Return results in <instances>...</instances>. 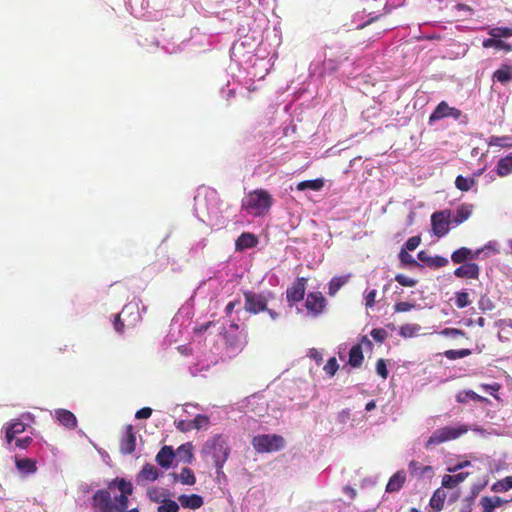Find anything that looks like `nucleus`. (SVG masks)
Masks as SVG:
<instances>
[{
    "label": "nucleus",
    "mask_w": 512,
    "mask_h": 512,
    "mask_svg": "<svg viewBox=\"0 0 512 512\" xmlns=\"http://www.w3.org/2000/svg\"><path fill=\"white\" fill-rule=\"evenodd\" d=\"M344 492L348 494L352 499L356 496V490L350 486H345Z\"/></svg>",
    "instance_id": "nucleus-62"
},
{
    "label": "nucleus",
    "mask_w": 512,
    "mask_h": 512,
    "mask_svg": "<svg viewBox=\"0 0 512 512\" xmlns=\"http://www.w3.org/2000/svg\"><path fill=\"white\" fill-rule=\"evenodd\" d=\"M191 423L193 424V429L200 430V429H207L209 426V417L204 414H198L195 416L193 420H191Z\"/></svg>",
    "instance_id": "nucleus-39"
},
{
    "label": "nucleus",
    "mask_w": 512,
    "mask_h": 512,
    "mask_svg": "<svg viewBox=\"0 0 512 512\" xmlns=\"http://www.w3.org/2000/svg\"><path fill=\"white\" fill-rule=\"evenodd\" d=\"M476 184V181L474 178H466L462 175H459L455 179V186L457 189L461 191H468L471 189L472 186Z\"/></svg>",
    "instance_id": "nucleus-34"
},
{
    "label": "nucleus",
    "mask_w": 512,
    "mask_h": 512,
    "mask_svg": "<svg viewBox=\"0 0 512 512\" xmlns=\"http://www.w3.org/2000/svg\"><path fill=\"white\" fill-rule=\"evenodd\" d=\"M177 430L180 432L186 433L193 430V424L191 420H179L175 423Z\"/></svg>",
    "instance_id": "nucleus-49"
},
{
    "label": "nucleus",
    "mask_w": 512,
    "mask_h": 512,
    "mask_svg": "<svg viewBox=\"0 0 512 512\" xmlns=\"http://www.w3.org/2000/svg\"><path fill=\"white\" fill-rule=\"evenodd\" d=\"M348 281L346 276L333 277L329 282L328 293L334 296Z\"/></svg>",
    "instance_id": "nucleus-33"
},
{
    "label": "nucleus",
    "mask_w": 512,
    "mask_h": 512,
    "mask_svg": "<svg viewBox=\"0 0 512 512\" xmlns=\"http://www.w3.org/2000/svg\"><path fill=\"white\" fill-rule=\"evenodd\" d=\"M395 281L405 287H414L417 284L415 279L409 278L403 274H397L395 276Z\"/></svg>",
    "instance_id": "nucleus-46"
},
{
    "label": "nucleus",
    "mask_w": 512,
    "mask_h": 512,
    "mask_svg": "<svg viewBox=\"0 0 512 512\" xmlns=\"http://www.w3.org/2000/svg\"><path fill=\"white\" fill-rule=\"evenodd\" d=\"M454 275L458 278L478 279L480 275V267L474 262L464 263L455 269Z\"/></svg>",
    "instance_id": "nucleus-13"
},
{
    "label": "nucleus",
    "mask_w": 512,
    "mask_h": 512,
    "mask_svg": "<svg viewBox=\"0 0 512 512\" xmlns=\"http://www.w3.org/2000/svg\"><path fill=\"white\" fill-rule=\"evenodd\" d=\"M203 451L212 456L215 467L220 470L229 457L230 448L221 435H215L206 441Z\"/></svg>",
    "instance_id": "nucleus-3"
},
{
    "label": "nucleus",
    "mask_w": 512,
    "mask_h": 512,
    "mask_svg": "<svg viewBox=\"0 0 512 512\" xmlns=\"http://www.w3.org/2000/svg\"><path fill=\"white\" fill-rule=\"evenodd\" d=\"M487 145L489 147H499L510 149L512 148V136L503 135V136H490L487 140Z\"/></svg>",
    "instance_id": "nucleus-26"
},
{
    "label": "nucleus",
    "mask_w": 512,
    "mask_h": 512,
    "mask_svg": "<svg viewBox=\"0 0 512 512\" xmlns=\"http://www.w3.org/2000/svg\"><path fill=\"white\" fill-rule=\"evenodd\" d=\"M512 488V476H507L493 484L494 492H506Z\"/></svg>",
    "instance_id": "nucleus-36"
},
{
    "label": "nucleus",
    "mask_w": 512,
    "mask_h": 512,
    "mask_svg": "<svg viewBox=\"0 0 512 512\" xmlns=\"http://www.w3.org/2000/svg\"><path fill=\"white\" fill-rule=\"evenodd\" d=\"M25 429L26 424L19 419L8 423L5 427V438L7 443L10 444L16 438V435L23 433Z\"/></svg>",
    "instance_id": "nucleus-17"
},
{
    "label": "nucleus",
    "mask_w": 512,
    "mask_h": 512,
    "mask_svg": "<svg viewBox=\"0 0 512 512\" xmlns=\"http://www.w3.org/2000/svg\"><path fill=\"white\" fill-rule=\"evenodd\" d=\"M175 457L174 450L171 446H163L156 455V462L163 468H169Z\"/></svg>",
    "instance_id": "nucleus-19"
},
{
    "label": "nucleus",
    "mask_w": 512,
    "mask_h": 512,
    "mask_svg": "<svg viewBox=\"0 0 512 512\" xmlns=\"http://www.w3.org/2000/svg\"><path fill=\"white\" fill-rule=\"evenodd\" d=\"M406 481V473L403 470L397 471L392 475L386 485V491L389 493L398 492Z\"/></svg>",
    "instance_id": "nucleus-21"
},
{
    "label": "nucleus",
    "mask_w": 512,
    "mask_h": 512,
    "mask_svg": "<svg viewBox=\"0 0 512 512\" xmlns=\"http://www.w3.org/2000/svg\"><path fill=\"white\" fill-rule=\"evenodd\" d=\"M464 395H465L466 397H468L469 399H472V400H474V401H476V402H485V401H487V399H486V398H484V397H482V396L478 395V394H477L476 392H474L473 390H467V391H465V392H464Z\"/></svg>",
    "instance_id": "nucleus-56"
},
{
    "label": "nucleus",
    "mask_w": 512,
    "mask_h": 512,
    "mask_svg": "<svg viewBox=\"0 0 512 512\" xmlns=\"http://www.w3.org/2000/svg\"><path fill=\"white\" fill-rule=\"evenodd\" d=\"M33 442L32 437L26 436L15 440V445L20 449H27Z\"/></svg>",
    "instance_id": "nucleus-52"
},
{
    "label": "nucleus",
    "mask_w": 512,
    "mask_h": 512,
    "mask_svg": "<svg viewBox=\"0 0 512 512\" xmlns=\"http://www.w3.org/2000/svg\"><path fill=\"white\" fill-rule=\"evenodd\" d=\"M473 205L471 204H461L455 212V215L452 218V223L459 225L466 221L472 214Z\"/></svg>",
    "instance_id": "nucleus-25"
},
{
    "label": "nucleus",
    "mask_w": 512,
    "mask_h": 512,
    "mask_svg": "<svg viewBox=\"0 0 512 512\" xmlns=\"http://www.w3.org/2000/svg\"><path fill=\"white\" fill-rule=\"evenodd\" d=\"M376 372L379 376H381L383 379H387L388 377V369L386 366V362L384 359H379L376 363Z\"/></svg>",
    "instance_id": "nucleus-47"
},
{
    "label": "nucleus",
    "mask_w": 512,
    "mask_h": 512,
    "mask_svg": "<svg viewBox=\"0 0 512 512\" xmlns=\"http://www.w3.org/2000/svg\"><path fill=\"white\" fill-rule=\"evenodd\" d=\"M15 466L22 475L34 474L37 471V463L32 458L15 457Z\"/></svg>",
    "instance_id": "nucleus-16"
},
{
    "label": "nucleus",
    "mask_w": 512,
    "mask_h": 512,
    "mask_svg": "<svg viewBox=\"0 0 512 512\" xmlns=\"http://www.w3.org/2000/svg\"><path fill=\"white\" fill-rule=\"evenodd\" d=\"M409 472L412 476L422 477L426 473H431L432 467L431 466H423V465H421V463H419L415 460H412L409 463Z\"/></svg>",
    "instance_id": "nucleus-32"
},
{
    "label": "nucleus",
    "mask_w": 512,
    "mask_h": 512,
    "mask_svg": "<svg viewBox=\"0 0 512 512\" xmlns=\"http://www.w3.org/2000/svg\"><path fill=\"white\" fill-rule=\"evenodd\" d=\"M311 357L316 360V362H320L322 360V355L316 350H311Z\"/></svg>",
    "instance_id": "nucleus-63"
},
{
    "label": "nucleus",
    "mask_w": 512,
    "mask_h": 512,
    "mask_svg": "<svg viewBox=\"0 0 512 512\" xmlns=\"http://www.w3.org/2000/svg\"><path fill=\"white\" fill-rule=\"evenodd\" d=\"M364 355L360 344L352 346L349 351V365L352 367H360L363 363Z\"/></svg>",
    "instance_id": "nucleus-27"
},
{
    "label": "nucleus",
    "mask_w": 512,
    "mask_h": 512,
    "mask_svg": "<svg viewBox=\"0 0 512 512\" xmlns=\"http://www.w3.org/2000/svg\"><path fill=\"white\" fill-rule=\"evenodd\" d=\"M258 244L257 237L250 232L242 233L235 241L236 251H243L255 247Z\"/></svg>",
    "instance_id": "nucleus-15"
},
{
    "label": "nucleus",
    "mask_w": 512,
    "mask_h": 512,
    "mask_svg": "<svg viewBox=\"0 0 512 512\" xmlns=\"http://www.w3.org/2000/svg\"><path fill=\"white\" fill-rule=\"evenodd\" d=\"M495 172L499 177H506L512 173V152L498 160Z\"/></svg>",
    "instance_id": "nucleus-23"
},
{
    "label": "nucleus",
    "mask_w": 512,
    "mask_h": 512,
    "mask_svg": "<svg viewBox=\"0 0 512 512\" xmlns=\"http://www.w3.org/2000/svg\"><path fill=\"white\" fill-rule=\"evenodd\" d=\"M489 500L491 501V504L495 509L501 507L504 503H506V501L499 496L489 497Z\"/></svg>",
    "instance_id": "nucleus-60"
},
{
    "label": "nucleus",
    "mask_w": 512,
    "mask_h": 512,
    "mask_svg": "<svg viewBox=\"0 0 512 512\" xmlns=\"http://www.w3.org/2000/svg\"><path fill=\"white\" fill-rule=\"evenodd\" d=\"M420 330V325L408 323L400 327L399 334L405 338L414 337L419 333Z\"/></svg>",
    "instance_id": "nucleus-35"
},
{
    "label": "nucleus",
    "mask_w": 512,
    "mask_h": 512,
    "mask_svg": "<svg viewBox=\"0 0 512 512\" xmlns=\"http://www.w3.org/2000/svg\"><path fill=\"white\" fill-rule=\"evenodd\" d=\"M482 249H477L476 251H472L467 247H461L455 250L451 254V260L454 264H464L468 263L467 261L478 259Z\"/></svg>",
    "instance_id": "nucleus-12"
},
{
    "label": "nucleus",
    "mask_w": 512,
    "mask_h": 512,
    "mask_svg": "<svg viewBox=\"0 0 512 512\" xmlns=\"http://www.w3.org/2000/svg\"><path fill=\"white\" fill-rule=\"evenodd\" d=\"M245 310L250 314H258L267 310L268 298L262 293L244 291Z\"/></svg>",
    "instance_id": "nucleus-6"
},
{
    "label": "nucleus",
    "mask_w": 512,
    "mask_h": 512,
    "mask_svg": "<svg viewBox=\"0 0 512 512\" xmlns=\"http://www.w3.org/2000/svg\"><path fill=\"white\" fill-rule=\"evenodd\" d=\"M468 476V473H458L456 475H444L442 478V487L453 489L457 485H459L461 482H463L466 477Z\"/></svg>",
    "instance_id": "nucleus-28"
},
{
    "label": "nucleus",
    "mask_w": 512,
    "mask_h": 512,
    "mask_svg": "<svg viewBox=\"0 0 512 512\" xmlns=\"http://www.w3.org/2000/svg\"><path fill=\"white\" fill-rule=\"evenodd\" d=\"M468 426L465 424L457 427L445 426L433 432L425 443V448L430 449L433 446L442 444L447 441L455 440L468 432Z\"/></svg>",
    "instance_id": "nucleus-4"
},
{
    "label": "nucleus",
    "mask_w": 512,
    "mask_h": 512,
    "mask_svg": "<svg viewBox=\"0 0 512 512\" xmlns=\"http://www.w3.org/2000/svg\"><path fill=\"white\" fill-rule=\"evenodd\" d=\"M159 477L158 469L150 464L146 463L141 471L137 474V482L141 483L142 481H155Z\"/></svg>",
    "instance_id": "nucleus-22"
},
{
    "label": "nucleus",
    "mask_w": 512,
    "mask_h": 512,
    "mask_svg": "<svg viewBox=\"0 0 512 512\" xmlns=\"http://www.w3.org/2000/svg\"><path fill=\"white\" fill-rule=\"evenodd\" d=\"M418 259L433 269H439L448 265L449 261L443 256H430L426 251L418 253Z\"/></svg>",
    "instance_id": "nucleus-14"
},
{
    "label": "nucleus",
    "mask_w": 512,
    "mask_h": 512,
    "mask_svg": "<svg viewBox=\"0 0 512 512\" xmlns=\"http://www.w3.org/2000/svg\"><path fill=\"white\" fill-rule=\"evenodd\" d=\"M376 295V290H371L365 295V305L367 308H372L374 306Z\"/></svg>",
    "instance_id": "nucleus-53"
},
{
    "label": "nucleus",
    "mask_w": 512,
    "mask_h": 512,
    "mask_svg": "<svg viewBox=\"0 0 512 512\" xmlns=\"http://www.w3.org/2000/svg\"><path fill=\"white\" fill-rule=\"evenodd\" d=\"M491 37L495 38H506V37H512V28L508 27H494L489 30L488 33Z\"/></svg>",
    "instance_id": "nucleus-38"
},
{
    "label": "nucleus",
    "mask_w": 512,
    "mask_h": 512,
    "mask_svg": "<svg viewBox=\"0 0 512 512\" xmlns=\"http://www.w3.org/2000/svg\"><path fill=\"white\" fill-rule=\"evenodd\" d=\"M370 334L372 338L379 343H382L387 337V332L382 328H375Z\"/></svg>",
    "instance_id": "nucleus-50"
},
{
    "label": "nucleus",
    "mask_w": 512,
    "mask_h": 512,
    "mask_svg": "<svg viewBox=\"0 0 512 512\" xmlns=\"http://www.w3.org/2000/svg\"><path fill=\"white\" fill-rule=\"evenodd\" d=\"M273 205L271 194L264 189H256L248 193L242 200L241 209L253 216H262Z\"/></svg>",
    "instance_id": "nucleus-2"
},
{
    "label": "nucleus",
    "mask_w": 512,
    "mask_h": 512,
    "mask_svg": "<svg viewBox=\"0 0 512 512\" xmlns=\"http://www.w3.org/2000/svg\"><path fill=\"white\" fill-rule=\"evenodd\" d=\"M462 116V111L455 107H450L445 101H441L429 117V123H433L446 117L459 119Z\"/></svg>",
    "instance_id": "nucleus-9"
},
{
    "label": "nucleus",
    "mask_w": 512,
    "mask_h": 512,
    "mask_svg": "<svg viewBox=\"0 0 512 512\" xmlns=\"http://www.w3.org/2000/svg\"><path fill=\"white\" fill-rule=\"evenodd\" d=\"M178 501L180 502L183 508H188L192 510L199 509L204 504L203 497L198 494H182L178 497Z\"/></svg>",
    "instance_id": "nucleus-18"
},
{
    "label": "nucleus",
    "mask_w": 512,
    "mask_h": 512,
    "mask_svg": "<svg viewBox=\"0 0 512 512\" xmlns=\"http://www.w3.org/2000/svg\"><path fill=\"white\" fill-rule=\"evenodd\" d=\"M306 282V278L299 277L296 279L293 285L287 289L286 298L291 305L298 303L304 299Z\"/></svg>",
    "instance_id": "nucleus-10"
},
{
    "label": "nucleus",
    "mask_w": 512,
    "mask_h": 512,
    "mask_svg": "<svg viewBox=\"0 0 512 512\" xmlns=\"http://www.w3.org/2000/svg\"><path fill=\"white\" fill-rule=\"evenodd\" d=\"M326 305L327 300L321 292H310L307 295L305 307L311 316L317 317L322 314Z\"/></svg>",
    "instance_id": "nucleus-8"
},
{
    "label": "nucleus",
    "mask_w": 512,
    "mask_h": 512,
    "mask_svg": "<svg viewBox=\"0 0 512 512\" xmlns=\"http://www.w3.org/2000/svg\"><path fill=\"white\" fill-rule=\"evenodd\" d=\"M471 354L469 349H460V350H447L444 352V355L449 360H456L460 358L467 357Z\"/></svg>",
    "instance_id": "nucleus-41"
},
{
    "label": "nucleus",
    "mask_w": 512,
    "mask_h": 512,
    "mask_svg": "<svg viewBox=\"0 0 512 512\" xmlns=\"http://www.w3.org/2000/svg\"><path fill=\"white\" fill-rule=\"evenodd\" d=\"M483 47L490 48L493 47L497 50H504L506 52L512 51V45L501 40L500 38L490 37L483 41Z\"/></svg>",
    "instance_id": "nucleus-29"
},
{
    "label": "nucleus",
    "mask_w": 512,
    "mask_h": 512,
    "mask_svg": "<svg viewBox=\"0 0 512 512\" xmlns=\"http://www.w3.org/2000/svg\"><path fill=\"white\" fill-rule=\"evenodd\" d=\"M415 308V304L409 302H398L394 305L395 312H408Z\"/></svg>",
    "instance_id": "nucleus-51"
},
{
    "label": "nucleus",
    "mask_w": 512,
    "mask_h": 512,
    "mask_svg": "<svg viewBox=\"0 0 512 512\" xmlns=\"http://www.w3.org/2000/svg\"><path fill=\"white\" fill-rule=\"evenodd\" d=\"M114 329L118 332V333H123L124 332V323L121 321V317H120V314H117L115 316V320H114Z\"/></svg>",
    "instance_id": "nucleus-59"
},
{
    "label": "nucleus",
    "mask_w": 512,
    "mask_h": 512,
    "mask_svg": "<svg viewBox=\"0 0 512 512\" xmlns=\"http://www.w3.org/2000/svg\"><path fill=\"white\" fill-rule=\"evenodd\" d=\"M493 78L502 84L508 83L512 80V66L502 65L494 72Z\"/></svg>",
    "instance_id": "nucleus-30"
},
{
    "label": "nucleus",
    "mask_w": 512,
    "mask_h": 512,
    "mask_svg": "<svg viewBox=\"0 0 512 512\" xmlns=\"http://www.w3.org/2000/svg\"><path fill=\"white\" fill-rule=\"evenodd\" d=\"M324 187V180L322 178L314 180H305L297 184L296 189L298 191H304L310 189L313 191H320Z\"/></svg>",
    "instance_id": "nucleus-31"
},
{
    "label": "nucleus",
    "mask_w": 512,
    "mask_h": 512,
    "mask_svg": "<svg viewBox=\"0 0 512 512\" xmlns=\"http://www.w3.org/2000/svg\"><path fill=\"white\" fill-rule=\"evenodd\" d=\"M421 243L420 236H412L405 243L406 251H414Z\"/></svg>",
    "instance_id": "nucleus-48"
},
{
    "label": "nucleus",
    "mask_w": 512,
    "mask_h": 512,
    "mask_svg": "<svg viewBox=\"0 0 512 512\" xmlns=\"http://www.w3.org/2000/svg\"><path fill=\"white\" fill-rule=\"evenodd\" d=\"M446 498L447 493L444 488H438L434 491L429 504L434 511L439 512L443 509Z\"/></svg>",
    "instance_id": "nucleus-24"
},
{
    "label": "nucleus",
    "mask_w": 512,
    "mask_h": 512,
    "mask_svg": "<svg viewBox=\"0 0 512 512\" xmlns=\"http://www.w3.org/2000/svg\"><path fill=\"white\" fill-rule=\"evenodd\" d=\"M455 298V304L459 309L465 308L471 303L469 295L465 291L456 292Z\"/></svg>",
    "instance_id": "nucleus-44"
},
{
    "label": "nucleus",
    "mask_w": 512,
    "mask_h": 512,
    "mask_svg": "<svg viewBox=\"0 0 512 512\" xmlns=\"http://www.w3.org/2000/svg\"><path fill=\"white\" fill-rule=\"evenodd\" d=\"M480 504L483 507V512H494V510H495V508H493L488 496L482 497L480 500Z\"/></svg>",
    "instance_id": "nucleus-55"
},
{
    "label": "nucleus",
    "mask_w": 512,
    "mask_h": 512,
    "mask_svg": "<svg viewBox=\"0 0 512 512\" xmlns=\"http://www.w3.org/2000/svg\"><path fill=\"white\" fill-rule=\"evenodd\" d=\"M442 334H444L446 336L456 337V336H463L464 332L462 330L456 329V328H446L442 331Z\"/></svg>",
    "instance_id": "nucleus-57"
},
{
    "label": "nucleus",
    "mask_w": 512,
    "mask_h": 512,
    "mask_svg": "<svg viewBox=\"0 0 512 512\" xmlns=\"http://www.w3.org/2000/svg\"><path fill=\"white\" fill-rule=\"evenodd\" d=\"M147 494H148L149 499L155 503L162 502L166 497V493L156 487L150 488L148 490Z\"/></svg>",
    "instance_id": "nucleus-43"
},
{
    "label": "nucleus",
    "mask_w": 512,
    "mask_h": 512,
    "mask_svg": "<svg viewBox=\"0 0 512 512\" xmlns=\"http://www.w3.org/2000/svg\"><path fill=\"white\" fill-rule=\"evenodd\" d=\"M55 418L68 429H74L77 426V419L69 410L57 409L55 411Z\"/></svg>",
    "instance_id": "nucleus-20"
},
{
    "label": "nucleus",
    "mask_w": 512,
    "mask_h": 512,
    "mask_svg": "<svg viewBox=\"0 0 512 512\" xmlns=\"http://www.w3.org/2000/svg\"><path fill=\"white\" fill-rule=\"evenodd\" d=\"M339 368L337 360L335 357L330 358L324 366V371L329 376H334Z\"/></svg>",
    "instance_id": "nucleus-45"
},
{
    "label": "nucleus",
    "mask_w": 512,
    "mask_h": 512,
    "mask_svg": "<svg viewBox=\"0 0 512 512\" xmlns=\"http://www.w3.org/2000/svg\"><path fill=\"white\" fill-rule=\"evenodd\" d=\"M151 414L152 409L150 407H143L136 412L135 417L137 419H147L151 416Z\"/></svg>",
    "instance_id": "nucleus-54"
},
{
    "label": "nucleus",
    "mask_w": 512,
    "mask_h": 512,
    "mask_svg": "<svg viewBox=\"0 0 512 512\" xmlns=\"http://www.w3.org/2000/svg\"><path fill=\"white\" fill-rule=\"evenodd\" d=\"M252 445L258 453H271L283 449L285 440L277 434H262L253 437Z\"/></svg>",
    "instance_id": "nucleus-5"
},
{
    "label": "nucleus",
    "mask_w": 512,
    "mask_h": 512,
    "mask_svg": "<svg viewBox=\"0 0 512 512\" xmlns=\"http://www.w3.org/2000/svg\"><path fill=\"white\" fill-rule=\"evenodd\" d=\"M133 485L124 478H115L107 489H98L91 498L93 512H124L128 508Z\"/></svg>",
    "instance_id": "nucleus-1"
},
{
    "label": "nucleus",
    "mask_w": 512,
    "mask_h": 512,
    "mask_svg": "<svg viewBox=\"0 0 512 512\" xmlns=\"http://www.w3.org/2000/svg\"><path fill=\"white\" fill-rule=\"evenodd\" d=\"M158 512H178L179 505L170 499H164L162 501V505L158 507Z\"/></svg>",
    "instance_id": "nucleus-42"
},
{
    "label": "nucleus",
    "mask_w": 512,
    "mask_h": 512,
    "mask_svg": "<svg viewBox=\"0 0 512 512\" xmlns=\"http://www.w3.org/2000/svg\"><path fill=\"white\" fill-rule=\"evenodd\" d=\"M474 498H475V493L472 496L467 497L464 500L465 504L463 505L461 512H472V505H473Z\"/></svg>",
    "instance_id": "nucleus-58"
},
{
    "label": "nucleus",
    "mask_w": 512,
    "mask_h": 512,
    "mask_svg": "<svg viewBox=\"0 0 512 512\" xmlns=\"http://www.w3.org/2000/svg\"><path fill=\"white\" fill-rule=\"evenodd\" d=\"M239 304H240V300H239V299H236V300H234V301H230V302L226 305V307H225V313H226L227 315H230V314L233 312L234 308H235L237 305H239Z\"/></svg>",
    "instance_id": "nucleus-61"
},
{
    "label": "nucleus",
    "mask_w": 512,
    "mask_h": 512,
    "mask_svg": "<svg viewBox=\"0 0 512 512\" xmlns=\"http://www.w3.org/2000/svg\"><path fill=\"white\" fill-rule=\"evenodd\" d=\"M451 211L443 210L435 212L431 216L432 231L438 238L444 237L450 230V223L452 220Z\"/></svg>",
    "instance_id": "nucleus-7"
},
{
    "label": "nucleus",
    "mask_w": 512,
    "mask_h": 512,
    "mask_svg": "<svg viewBox=\"0 0 512 512\" xmlns=\"http://www.w3.org/2000/svg\"><path fill=\"white\" fill-rule=\"evenodd\" d=\"M482 387L485 389V390H492V391H498L499 388H500V385L499 384H493V385H489V384H483Z\"/></svg>",
    "instance_id": "nucleus-64"
},
{
    "label": "nucleus",
    "mask_w": 512,
    "mask_h": 512,
    "mask_svg": "<svg viewBox=\"0 0 512 512\" xmlns=\"http://www.w3.org/2000/svg\"><path fill=\"white\" fill-rule=\"evenodd\" d=\"M179 478L181 483L184 485H194L196 482V478L193 471L188 467H184L181 469Z\"/></svg>",
    "instance_id": "nucleus-37"
},
{
    "label": "nucleus",
    "mask_w": 512,
    "mask_h": 512,
    "mask_svg": "<svg viewBox=\"0 0 512 512\" xmlns=\"http://www.w3.org/2000/svg\"><path fill=\"white\" fill-rule=\"evenodd\" d=\"M120 452L132 454L136 449V433L132 425H126L125 432L120 440Z\"/></svg>",
    "instance_id": "nucleus-11"
},
{
    "label": "nucleus",
    "mask_w": 512,
    "mask_h": 512,
    "mask_svg": "<svg viewBox=\"0 0 512 512\" xmlns=\"http://www.w3.org/2000/svg\"><path fill=\"white\" fill-rule=\"evenodd\" d=\"M400 261L404 265L412 266V267H421V265L415 260V258L408 253L405 249H401L399 253Z\"/></svg>",
    "instance_id": "nucleus-40"
}]
</instances>
